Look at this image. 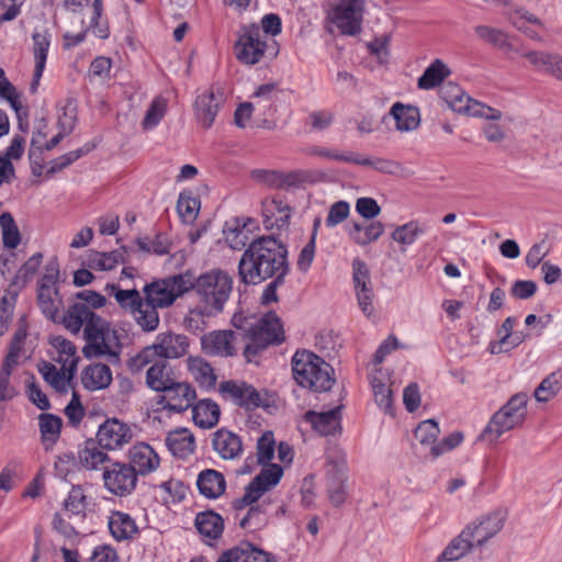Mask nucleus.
Returning a JSON list of instances; mask_svg holds the SVG:
<instances>
[{
    "label": "nucleus",
    "instance_id": "1",
    "mask_svg": "<svg viewBox=\"0 0 562 562\" xmlns=\"http://www.w3.org/2000/svg\"><path fill=\"white\" fill-rule=\"evenodd\" d=\"M289 273L288 248L273 236H262L250 241L238 262V278L244 284L256 285L272 277Z\"/></svg>",
    "mask_w": 562,
    "mask_h": 562
},
{
    "label": "nucleus",
    "instance_id": "2",
    "mask_svg": "<svg viewBox=\"0 0 562 562\" xmlns=\"http://www.w3.org/2000/svg\"><path fill=\"white\" fill-rule=\"evenodd\" d=\"M283 475V469L279 464H270L250 481L245 487L241 497L233 502L236 510L250 506L245 517L240 520L239 526L244 529H260L267 522L266 514L260 506H252L267 491L274 487Z\"/></svg>",
    "mask_w": 562,
    "mask_h": 562
},
{
    "label": "nucleus",
    "instance_id": "3",
    "mask_svg": "<svg viewBox=\"0 0 562 562\" xmlns=\"http://www.w3.org/2000/svg\"><path fill=\"white\" fill-rule=\"evenodd\" d=\"M190 281L201 305L205 306L206 313L220 314L228 301L233 290V278L221 269H213L199 277L190 271Z\"/></svg>",
    "mask_w": 562,
    "mask_h": 562
},
{
    "label": "nucleus",
    "instance_id": "4",
    "mask_svg": "<svg viewBox=\"0 0 562 562\" xmlns=\"http://www.w3.org/2000/svg\"><path fill=\"white\" fill-rule=\"evenodd\" d=\"M292 372L299 385L314 392H327L336 381L333 367L308 350H299L294 353Z\"/></svg>",
    "mask_w": 562,
    "mask_h": 562
},
{
    "label": "nucleus",
    "instance_id": "5",
    "mask_svg": "<svg viewBox=\"0 0 562 562\" xmlns=\"http://www.w3.org/2000/svg\"><path fill=\"white\" fill-rule=\"evenodd\" d=\"M249 342L246 345L244 356L248 361L271 345H279L284 340V330L280 318L273 312L245 328Z\"/></svg>",
    "mask_w": 562,
    "mask_h": 562
},
{
    "label": "nucleus",
    "instance_id": "6",
    "mask_svg": "<svg viewBox=\"0 0 562 562\" xmlns=\"http://www.w3.org/2000/svg\"><path fill=\"white\" fill-rule=\"evenodd\" d=\"M191 285L190 271L158 279L144 286V300L158 308H166L189 292Z\"/></svg>",
    "mask_w": 562,
    "mask_h": 562
},
{
    "label": "nucleus",
    "instance_id": "7",
    "mask_svg": "<svg viewBox=\"0 0 562 562\" xmlns=\"http://www.w3.org/2000/svg\"><path fill=\"white\" fill-rule=\"evenodd\" d=\"M87 346L83 348V355L87 358L108 356L110 359L119 360V351L113 350L109 345L110 330L108 324L91 311L83 328Z\"/></svg>",
    "mask_w": 562,
    "mask_h": 562
},
{
    "label": "nucleus",
    "instance_id": "8",
    "mask_svg": "<svg viewBox=\"0 0 562 562\" xmlns=\"http://www.w3.org/2000/svg\"><path fill=\"white\" fill-rule=\"evenodd\" d=\"M189 339L186 335L175 333H161L157 336L156 342L144 349L136 358L133 359L132 366L137 368L148 363V358L156 355L165 359H177L183 357L189 349Z\"/></svg>",
    "mask_w": 562,
    "mask_h": 562
},
{
    "label": "nucleus",
    "instance_id": "9",
    "mask_svg": "<svg viewBox=\"0 0 562 562\" xmlns=\"http://www.w3.org/2000/svg\"><path fill=\"white\" fill-rule=\"evenodd\" d=\"M268 44L263 32L257 24L243 25L238 40L234 46L235 56L244 65L260 63L267 50Z\"/></svg>",
    "mask_w": 562,
    "mask_h": 562
},
{
    "label": "nucleus",
    "instance_id": "10",
    "mask_svg": "<svg viewBox=\"0 0 562 562\" xmlns=\"http://www.w3.org/2000/svg\"><path fill=\"white\" fill-rule=\"evenodd\" d=\"M364 0H338L328 14L342 35L355 36L362 30Z\"/></svg>",
    "mask_w": 562,
    "mask_h": 562
},
{
    "label": "nucleus",
    "instance_id": "11",
    "mask_svg": "<svg viewBox=\"0 0 562 562\" xmlns=\"http://www.w3.org/2000/svg\"><path fill=\"white\" fill-rule=\"evenodd\" d=\"M527 394L517 393L494 413V437L522 425L527 416Z\"/></svg>",
    "mask_w": 562,
    "mask_h": 562
},
{
    "label": "nucleus",
    "instance_id": "12",
    "mask_svg": "<svg viewBox=\"0 0 562 562\" xmlns=\"http://www.w3.org/2000/svg\"><path fill=\"white\" fill-rule=\"evenodd\" d=\"M103 481L105 488L120 497L133 493L137 485L138 475L134 468L127 463L114 462L103 471Z\"/></svg>",
    "mask_w": 562,
    "mask_h": 562
},
{
    "label": "nucleus",
    "instance_id": "13",
    "mask_svg": "<svg viewBox=\"0 0 562 562\" xmlns=\"http://www.w3.org/2000/svg\"><path fill=\"white\" fill-rule=\"evenodd\" d=\"M195 397V390L190 383L175 380L157 397V404L170 412L182 413L192 406Z\"/></svg>",
    "mask_w": 562,
    "mask_h": 562
},
{
    "label": "nucleus",
    "instance_id": "14",
    "mask_svg": "<svg viewBox=\"0 0 562 562\" xmlns=\"http://www.w3.org/2000/svg\"><path fill=\"white\" fill-rule=\"evenodd\" d=\"M220 392L234 404L251 411L258 407L267 406L260 393L246 382L225 381L220 385Z\"/></svg>",
    "mask_w": 562,
    "mask_h": 562
},
{
    "label": "nucleus",
    "instance_id": "15",
    "mask_svg": "<svg viewBox=\"0 0 562 562\" xmlns=\"http://www.w3.org/2000/svg\"><path fill=\"white\" fill-rule=\"evenodd\" d=\"M326 477L328 498L338 507L346 501L347 463L344 457L328 459Z\"/></svg>",
    "mask_w": 562,
    "mask_h": 562
},
{
    "label": "nucleus",
    "instance_id": "16",
    "mask_svg": "<svg viewBox=\"0 0 562 562\" xmlns=\"http://www.w3.org/2000/svg\"><path fill=\"white\" fill-rule=\"evenodd\" d=\"M132 437V430L126 424L111 418L99 426L97 442L103 449L114 450L128 443Z\"/></svg>",
    "mask_w": 562,
    "mask_h": 562
},
{
    "label": "nucleus",
    "instance_id": "17",
    "mask_svg": "<svg viewBox=\"0 0 562 562\" xmlns=\"http://www.w3.org/2000/svg\"><path fill=\"white\" fill-rule=\"evenodd\" d=\"M224 102V93L220 87H211L207 91L198 95L194 102V115L198 122L210 128Z\"/></svg>",
    "mask_w": 562,
    "mask_h": 562
},
{
    "label": "nucleus",
    "instance_id": "18",
    "mask_svg": "<svg viewBox=\"0 0 562 562\" xmlns=\"http://www.w3.org/2000/svg\"><path fill=\"white\" fill-rule=\"evenodd\" d=\"M342 405H338L327 412L317 413L314 411H307L304 414V420L310 423L315 431L322 436L335 435L341 429L340 411Z\"/></svg>",
    "mask_w": 562,
    "mask_h": 562
},
{
    "label": "nucleus",
    "instance_id": "19",
    "mask_svg": "<svg viewBox=\"0 0 562 562\" xmlns=\"http://www.w3.org/2000/svg\"><path fill=\"white\" fill-rule=\"evenodd\" d=\"M212 447L224 460L239 459L244 451L241 438L226 428H221L213 434Z\"/></svg>",
    "mask_w": 562,
    "mask_h": 562
},
{
    "label": "nucleus",
    "instance_id": "20",
    "mask_svg": "<svg viewBox=\"0 0 562 562\" xmlns=\"http://www.w3.org/2000/svg\"><path fill=\"white\" fill-rule=\"evenodd\" d=\"M217 560L228 562H277L272 554L256 548L250 542H241L239 546L224 551Z\"/></svg>",
    "mask_w": 562,
    "mask_h": 562
},
{
    "label": "nucleus",
    "instance_id": "21",
    "mask_svg": "<svg viewBox=\"0 0 562 562\" xmlns=\"http://www.w3.org/2000/svg\"><path fill=\"white\" fill-rule=\"evenodd\" d=\"M130 467L134 468L137 475H146L155 471L159 465V457L147 443L135 445L130 450Z\"/></svg>",
    "mask_w": 562,
    "mask_h": 562
},
{
    "label": "nucleus",
    "instance_id": "22",
    "mask_svg": "<svg viewBox=\"0 0 562 562\" xmlns=\"http://www.w3.org/2000/svg\"><path fill=\"white\" fill-rule=\"evenodd\" d=\"M516 322V317L508 316L497 329L498 339L494 341V353L508 352L526 340L528 335L524 330L514 329Z\"/></svg>",
    "mask_w": 562,
    "mask_h": 562
},
{
    "label": "nucleus",
    "instance_id": "23",
    "mask_svg": "<svg viewBox=\"0 0 562 562\" xmlns=\"http://www.w3.org/2000/svg\"><path fill=\"white\" fill-rule=\"evenodd\" d=\"M524 57L539 71L562 81V55L539 50H530Z\"/></svg>",
    "mask_w": 562,
    "mask_h": 562
},
{
    "label": "nucleus",
    "instance_id": "24",
    "mask_svg": "<svg viewBox=\"0 0 562 562\" xmlns=\"http://www.w3.org/2000/svg\"><path fill=\"white\" fill-rule=\"evenodd\" d=\"M196 486L200 494L205 498L216 499L224 494L226 480L220 471L205 469L199 473Z\"/></svg>",
    "mask_w": 562,
    "mask_h": 562
},
{
    "label": "nucleus",
    "instance_id": "25",
    "mask_svg": "<svg viewBox=\"0 0 562 562\" xmlns=\"http://www.w3.org/2000/svg\"><path fill=\"white\" fill-rule=\"evenodd\" d=\"M396 123V130L400 132H411L416 130L420 123L419 110L416 106L395 102L389 112Z\"/></svg>",
    "mask_w": 562,
    "mask_h": 562
},
{
    "label": "nucleus",
    "instance_id": "26",
    "mask_svg": "<svg viewBox=\"0 0 562 562\" xmlns=\"http://www.w3.org/2000/svg\"><path fill=\"white\" fill-rule=\"evenodd\" d=\"M233 339L232 330H215L205 335L202 344L211 355L229 357L234 355Z\"/></svg>",
    "mask_w": 562,
    "mask_h": 562
},
{
    "label": "nucleus",
    "instance_id": "27",
    "mask_svg": "<svg viewBox=\"0 0 562 562\" xmlns=\"http://www.w3.org/2000/svg\"><path fill=\"white\" fill-rule=\"evenodd\" d=\"M469 542L473 544V550L482 549L492 538V518L483 515L469 524L463 530Z\"/></svg>",
    "mask_w": 562,
    "mask_h": 562
},
{
    "label": "nucleus",
    "instance_id": "28",
    "mask_svg": "<svg viewBox=\"0 0 562 562\" xmlns=\"http://www.w3.org/2000/svg\"><path fill=\"white\" fill-rule=\"evenodd\" d=\"M192 419L196 426L203 429L213 428L220 419V406L212 400H201L192 404Z\"/></svg>",
    "mask_w": 562,
    "mask_h": 562
},
{
    "label": "nucleus",
    "instance_id": "29",
    "mask_svg": "<svg viewBox=\"0 0 562 562\" xmlns=\"http://www.w3.org/2000/svg\"><path fill=\"white\" fill-rule=\"evenodd\" d=\"M108 525L112 537L117 541L133 539L138 533L135 520L126 513L113 512Z\"/></svg>",
    "mask_w": 562,
    "mask_h": 562
},
{
    "label": "nucleus",
    "instance_id": "30",
    "mask_svg": "<svg viewBox=\"0 0 562 562\" xmlns=\"http://www.w3.org/2000/svg\"><path fill=\"white\" fill-rule=\"evenodd\" d=\"M81 382L90 391L105 389L112 382L111 369L103 363L90 364L82 371Z\"/></svg>",
    "mask_w": 562,
    "mask_h": 562
},
{
    "label": "nucleus",
    "instance_id": "31",
    "mask_svg": "<svg viewBox=\"0 0 562 562\" xmlns=\"http://www.w3.org/2000/svg\"><path fill=\"white\" fill-rule=\"evenodd\" d=\"M127 251L126 247L123 246L121 249L100 252L90 250L85 263L94 270L106 271L114 269L119 263H125L124 254Z\"/></svg>",
    "mask_w": 562,
    "mask_h": 562
},
{
    "label": "nucleus",
    "instance_id": "32",
    "mask_svg": "<svg viewBox=\"0 0 562 562\" xmlns=\"http://www.w3.org/2000/svg\"><path fill=\"white\" fill-rule=\"evenodd\" d=\"M169 451L178 458L184 459L195 449L193 435L188 429L171 431L166 438Z\"/></svg>",
    "mask_w": 562,
    "mask_h": 562
},
{
    "label": "nucleus",
    "instance_id": "33",
    "mask_svg": "<svg viewBox=\"0 0 562 562\" xmlns=\"http://www.w3.org/2000/svg\"><path fill=\"white\" fill-rule=\"evenodd\" d=\"M175 380L172 370L166 360L156 361L146 372V384L148 387L159 393Z\"/></svg>",
    "mask_w": 562,
    "mask_h": 562
},
{
    "label": "nucleus",
    "instance_id": "34",
    "mask_svg": "<svg viewBox=\"0 0 562 562\" xmlns=\"http://www.w3.org/2000/svg\"><path fill=\"white\" fill-rule=\"evenodd\" d=\"M384 233V225L380 221L369 224L352 223L348 231L349 237L359 246H367L378 240Z\"/></svg>",
    "mask_w": 562,
    "mask_h": 562
},
{
    "label": "nucleus",
    "instance_id": "35",
    "mask_svg": "<svg viewBox=\"0 0 562 562\" xmlns=\"http://www.w3.org/2000/svg\"><path fill=\"white\" fill-rule=\"evenodd\" d=\"M254 222L251 218H234L227 222L224 228L225 240L233 249H241L248 241V225Z\"/></svg>",
    "mask_w": 562,
    "mask_h": 562
},
{
    "label": "nucleus",
    "instance_id": "36",
    "mask_svg": "<svg viewBox=\"0 0 562 562\" xmlns=\"http://www.w3.org/2000/svg\"><path fill=\"white\" fill-rule=\"evenodd\" d=\"M194 525L202 536L211 540L220 538L224 529L223 518L213 510L199 513L195 517Z\"/></svg>",
    "mask_w": 562,
    "mask_h": 562
},
{
    "label": "nucleus",
    "instance_id": "37",
    "mask_svg": "<svg viewBox=\"0 0 562 562\" xmlns=\"http://www.w3.org/2000/svg\"><path fill=\"white\" fill-rule=\"evenodd\" d=\"M42 442L45 450H50L60 436L63 420L53 414H41L38 416Z\"/></svg>",
    "mask_w": 562,
    "mask_h": 562
},
{
    "label": "nucleus",
    "instance_id": "38",
    "mask_svg": "<svg viewBox=\"0 0 562 562\" xmlns=\"http://www.w3.org/2000/svg\"><path fill=\"white\" fill-rule=\"evenodd\" d=\"M50 345L58 351L57 361L63 362L64 369L68 372V379H71L78 363L75 345L63 336H55L50 339Z\"/></svg>",
    "mask_w": 562,
    "mask_h": 562
},
{
    "label": "nucleus",
    "instance_id": "39",
    "mask_svg": "<svg viewBox=\"0 0 562 562\" xmlns=\"http://www.w3.org/2000/svg\"><path fill=\"white\" fill-rule=\"evenodd\" d=\"M450 69L441 59H435L418 78L419 89L429 90L437 86L450 75Z\"/></svg>",
    "mask_w": 562,
    "mask_h": 562
},
{
    "label": "nucleus",
    "instance_id": "40",
    "mask_svg": "<svg viewBox=\"0 0 562 562\" xmlns=\"http://www.w3.org/2000/svg\"><path fill=\"white\" fill-rule=\"evenodd\" d=\"M201 202L190 190L180 192L177 202V212L183 223H192L200 211Z\"/></svg>",
    "mask_w": 562,
    "mask_h": 562
},
{
    "label": "nucleus",
    "instance_id": "41",
    "mask_svg": "<svg viewBox=\"0 0 562 562\" xmlns=\"http://www.w3.org/2000/svg\"><path fill=\"white\" fill-rule=\"evenodd\" d=\"M91 315L90 307L85 303H75L69 306L68 311L64 315V326L72 334H78L87 318Z\"/></svg>",
    "mask_w": 562,
    "mask_h": 562
},
{
    "label": "nucleus",
    "instance_id": "42",
    "mask_svg": "<svg viewBox=\"0 0 562 562\" xmlns=\"http://www.w3.org/2000/svg\"><path fill=\"white\" fill-rule=\"evenodd\" d=\"M157 310V306H154L146 300L135 310L133 316L143 330L153 331L158 327L159 314Z\"/></svg>",
    "mask_w": 562,
    "mask_h": 562
},
{
    "label": "nucleus",
    "instance_id": "43",
    "mask_svg": "<svg viewBox=\"0 0 562 562\" xmlns=\"http://www.w3.org/2000/svg\"><path fill=\"white\" fill-rule=\"evenodd\" d=\"M440 97L447 103V105L454 112H462L465 108L463 106L464 100L468 94L456 82L448 81L440 88Z\"/></svg>",
    "mask_w": 562,
    "mask_h": 562
},
{
    "label": "nucleus",
    "instance_id": "44",
    "mask_svg": "<svg viewBox=\"0 0 562 562\" xmlns=\"http://www.w3.org/2000/svg\"><path fill=\"white\" fill-rule=\"evenodd\" d=\"M97 445V441L88 440L85 448L79 451V462L88 470H95L109 460L108 454L101 451Z\"/></svg>",
    "mask_w": 562,
    "mask_h": 562
},
{
    "label": "nucleus",
    "instance_id": "45",
    "mask_svg": "<svg viewBox=\"0 0 562 562\" xmlns=\"http://www.w3.org/2000/svg\"><path fill=\"white\" fill-rule=\"evenodd\" d=\"M470 551H473V544L469 542L468 538L464 536V532L461 531L460 535L454 537L448 543L438 560L457 561L467 555Z\"/></svg>",
    "mask_w": 562,
    "mask_h": 562
},
{
    "label": "nucleus",
    "instance_id": "46",
    "mask_svg": "<svg viewBox=\"0 0 562 562\" xmlns=\"http://www.w3.org/2000/svg\"><path fill=\"white\" fill-rule=\"evenodd\" d=\"M0 227L4 247L15 249L21 243V234L11 213L3 212L0 215Z\"/></svg>",
    "mask_w": 562,
    "mask_h": 562
},
{
    "label": "nucleus",
    "instance_id": "47",
    "mask_svg": "<svg viewBox=\"0 0 562 562\" xmlns=\"http://www.w3.org/2000/svg\"><path fill=\"white\" fill-rule=\"evenodd\" d=\"M561 389V374L553 372L543 379L535 390V398L540 403H546L553 398Z\"/></svg>",
    "mask_w": 562,
    "mask_h": 562
},
{
    "label": "nucleus",
    "instance_id": "48",
    "mask_svg": "<svg viewBox=\"0 0 562 562\" xmlns=\"http://www.w3.org/2000/svg\"><path fill=\"white\" fill-rule=\"evenodd\" d=\"M190 369L193 373L195 381L206 389L214 387L216 383V375L210 363L201 358L193 359L190 363Z\"/></svg>",
    "mask_w": 562,
    "mask_h": 562
},
{
    "label": "nucleus",
    "instance_id": "49",
    "mask_svg": "<svg viewBox=\"0 0 562 562\" xmlns=\"http://www.w3.org/2000/svg\"><path fill=\"white\" fill-rule=\"evenodd\" d=\"M216 315L217 314L206 313L205 306L200 304V306L189 310L188 314L183 318V327L192 334L202 333L206 328L205 318Z\"/></svg>",
    "mask_w": 562,
    "mask_h": 562
},
{
    "label": "nucleus",
    "instance_id": "50",
    "mask_svg": "<svg viewBox=\"0 0 562 562\" xmlns=\"http://www.w3.org/2000/svg\"><path fill=\"white\" fill-rule=\"evenodd\" d=\"M88 502L80 485H72L67 498L64 501V508L71 515L85 516Z\"/></svg>",
    "mask_w": 562,
    "mask_h": 562
},
{
    "label": "nucleus",
    "instance_id": "51",
    "mask_svg": "<svg viewBox=\"0 0 562 562\" xmlns=\"http://www.w3.org/2000/svg\"><path fill=\"white\" fill-rule=\"evenodd\" d=\"M352 282L356 294L372 291L370 271L367 263L360 258L352 260Z\"/></svg>",
    "mask_w": 562,
    "mask_h": 562
},
{
    "label": "nucleus",
    "instance_id": "52",
    "mask_svg": "<svg viewBox=\"0 0 562 562\" xmlns=\"http://www.w3.org/2000/svg\"><path fill=\"white\" fill-rule=\"evenodd\" d=\"M352 282L356 294L372 291L370 271L367 263L360 258L352 260Z\"/></svg>",
    "mask_w": 562,
    "mask_h": 562
},
{
    "label": "nucleus",
    "instance_id": "53",
    "mask_svg": "<svg viewBox=\"0 0 562 562\" xmlns=\"http://www.w3.org/2000/svg\"><path fill=\"white\" fill-rule=\"evenodd\" d=\"M18 292L8 290L0 300V337L3 336L12 321Z\"/></svg>",
    "mask_w": 562,
    "mask_h": 562
},
{
    "label": "nucleus",
    "instance_id": "54",
    "mask_svg": "<svg viewBox=\"0 0 562 562\" xmlns=\"http://www.w3.org/2000/svg\"><path fill=\"white\" fill-rule=\"evenodd\" d=\"M58 290H37V303L42 313L49 319H55L59 311L60 301L54 297Z\"/></svg>",
    "mask_w": 562,
    "mask_h": 562
},
{
    "label": "nucleus",
    "instance_id": "55",
    "mask_svg": "<svg viewBox=\"0 0 562 562\" xmlns=\"http://www.w3.org/2000/svg\"><path fill=\"white\" fill-rule=\"evenodd\" d=\"M353 164L364 167H371L379 172L387 175L395 173L400 168V165L394 160L380 157L372 159L370 157H362L358 154H356L355 156Z\"/></svg>",
    "mask_w": 562,
    "mask_h": 562
},
{
    "label": "nucleus",
    "instance_id": "56",
    "mask_svg": "<svg viewBox=\"0 0 562 562\" xmlns=\"http://www.w3.org/2000/svg\"><path fill=\"white\" fill-rule=\"evenodd\" d=\"M166 110L167 101L165 99L156 98L153 100L142 122L143 128L151 130L156 127L165 116Z\"/></svg>",
    "mask_w": 562,
    "mask_h": 562
},
{
    "label": "nucleus",
    "instance_id": "57",
    "mask_svg": "<svg viewBox=\"0 0 562 562\" xmlns=\"http://www.w3.org/2000/svg\"><path fill=\"white\" fill-rule=\"evenodd\" d=\"M276 441L271 431H266L261 435L257 442V458L258 463L268 468L271 459L274 456Z\"/></svg>",
    "mask_w": 562,
    "mask_h": 562
},
{
    "label": "nucleus",
    "instance_id": "58",
    "mask_svg": "<svg viewBox=\"0 0 562 562\" xmlns=\"http://www.w3.org/2000/svg\"><path fill=\"white\" fill-rule=\"evenodd\" d=\"M38 372L43 375L44 380L49 383L52 386H54L58 391H63L66 389L65 384V373L57 370V368L45 360H42L37 364ZM67 380L68 376H67Z\"/></svg>",
    "mask_w": 562,
    "mask_h": 562
},
{
    "label": "nucleus",
    "instance_id": "59",
    "mask_svg": "<svg viewBox=\"0 0 562 562\" xmlns=\"http://www.w3.org/2000/svg\"><path fill=\"white\" fill-rule=\"evenodd\" d=\"M43 259L42 252H36L30 257L15 274L14 283L24 286L36 274Z\"/></svg>",
    "mask_w": 562,
    "mask_h": 562
},
{
    "label": "nucleus",
    "instance_id": "60",
    "mask_svg": "<svg viewBox=\"0 0 562 562\" xmlns=\"http://www.w3.org/2000/svg\"><path fill=\"white\" fill-rule=\"evenodd\" d=\"M440 434L438 424L434 419H427L418 424L415 429V438L424 446H434Z\"/></svg>",
    "mask_w": 562,
    "mask_h": 562
},
{
    "label": "nucleus",
    "instance_id": "61",
    "mask_svg": "<svg viewBox=\"0 0 562 562\" xmlns=\"http://www.w3.org/2000/svg\"><path fill=\"white\" fill-rule=\"evenodd\" d=\"M424 229L418 225L417 222H409L402 226L396 227L392 233L393 240L402 245H412L415 243L417 237L424 234Z\"/></svg>",
    "mask_w": 562,
    "mask_h": 562
},
{
    "label": "nucleus",
    "instance_id": "62",
    "mask_svg": "<svg viewBox=\"0 0 562 562\" xmlns=\"http://www.w3.org/2000/svg\"><path fill=\"white\" fill-rule=\"evenodd\" d=\"M46 135L37 132L33 135L31 139V148L29 151V158L32 166V173L35 177H40L43 173L44 165H43V158H42V147H41V140L45 138Z\"/></svg>",
    "mask_w": 562,
    "mask_h": 562
},
{
    "label": "nucleus",
    "instance_id": "63",
    "mask_svg": "<svg viewBox=\"0 0 562 562\" xmlns=\"http://www.w3.org/2000/svg\"><path fill=\"white\" fill-rule=\"evenodd\" d=\"M33 40V54L35 63L46 64L47 53L50 45V35L47 31L34 32L32 35Z\"/></svg>",
    "mask_w": 562,
    "mask_h": 562
},
{
    "label": "nucleus",
    "instance_id": "64",
    "mask_svg": "<svg viewBox=\"0 0 562 562\" xmlns=\"http://www.w3.org/2000/svg\"><path fill=\"white\" fill-rule=\"evenodd\" d=\"M115 291V300L123 308H130L132 313L143 303L144 299L140 296L137 290H121L116 289L115 285H111Z\"/></svg>",
    "mask_w": 562,
    "mask_h": 562
}]
</instances>
